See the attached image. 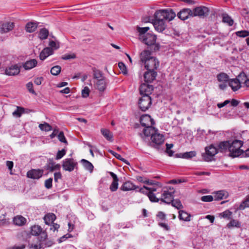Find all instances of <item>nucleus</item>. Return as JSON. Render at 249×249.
I'll list each match as a JSON object with an SVG mask.
<instances>
[{"mask_svg":"<svg viewBox=\"0 0 249 249\" xmlns=\"http://www.w3.org/2000/svg\"><path fill=\"white\" fill-rule=\"evenodd\" d=\"M175 17L176 13L172 9L160 10L155 13L152 23L157 31L162 32L167 26L165 21H171Z\"/></svg>","mask_w":249,"mask_h":249,"instance_id":"nucleus-1","label":"nucleus"},{"mask_svg":"<svg viewBox=\"0 0 249 249\" xmlns=\"http://www.w3.org/2000/svg\"><path fill=\"white\" fill-rule=\"evenodd\" d=\"M144 135L145 137H150L151 142L149 145L156 149H160V146L164 142V136L158 132L155 127H149L143 130Z\"/></svg>","mask_w":249,"mask_h":249,"instance_id":"nucleus-2","label":"nucleus"},{"mask_svg":"<svg viewBox=\"0 0 249 249\" xmlns=\"http://www.w3.org/2000/svg\"><path fill=\"white\" fill-rule=\"evenodd\" d=\"M141 61L144 63L145 68L148 71H155L159 66V62L154 57L151 56L148 50L143 51L140 54Z\"/></svg>","mask_w":249,"mask_h":249,"instance_id":"nucleus-3","label":"nucleus"},{"mask_svg":"<svg viewBox=\"0 0 249 249\" xmlns=\"http://www.w3.org/2000/svg\"><path fill=\"white\" fill-rule=\"evenodd\" d=\"M53 242L47 239V234L45 231L42 232L41 235L38 238V241L36 242L29 243V246L30 249H41L51 247Z\"/></svg>","mask_w":249,"mask_h":249,"instance_id":"nucleus-4","label":"nucleus"},{"mask_svg":"<svg viewBox=\"0 0 249 249\" xmlns=\"http://www.w3.org/2000/svg\"><path fill=\"white\" fill-rule=\"evenodd\" d=\"M156 36L151 34L147 33L145 36L140 40L149 47L152 52H156L160 49V45L156 42Z\"/></svg>","mask_w":249,"mask_h":249,"instance_id":"nucleus-5","label":"nucleus"},{"mask_svg":"<svg viewBox=\"0 0 249 249\" xmlns=\"http://www.w3.org/2000/svg\"><path fill=\"white\" fill-rule=\"evenodd\" d=\"M242 145L243 142L240 140H235L232 142H230L229 156L234 158L240 156L242 153L240 149Z\"/></svg>","mask_w":249,"mask_h":249,"instance_id":"nucleus-6","label":"nucleus"},{"mask_svg":"<svg viewBox=\"0 0 249 249\" xmlns=\"http://www.w3.org/2000/svg\"><path fill=\"white\" fill-rule=\"evenodd\" d=\"M160 201L162 202L169 204L174 199L175 190L173 188H169L167 189H162L161 191Z\"/></svg>","mask_w":249,"mask_h":249,"instance_id":"nucleus-7","label":"nucleus"},{"mask_svg":"<svg viewBox=\"0 0 249 249\" xmlns=\"http://www.w3.org/2000/svg\"><path fill=\"white\" fill-rule=\"evenodd\" d=\"M139 107L142 111L147 110L151 105V98L150 96H142L139 100Z\"/></svg>","mask_w":249,"mask_h":249,"instance_id":"nucleus-8","label":"nucleus"},{"mask_svg":"<svg viewBox=\"0 0 249 249\" xmlns=\"http://www.w3.org/2000/svg\"><path fill=\"white\" fill-rule=\"evenodd\" d=\"M62 165L65 171L71 172L77 166V162L72 158H68L63 160Z\"/></svg>","mask_w":249,"mask_h":249,"instance_id":"nucleus-9","label":"nucleus"},{"mask_svg":"<svg viewBox=\"0 0 249 249\" xmlns=\"http://www.w3.org/2000/svg\"><path fill=\"white\" fill-rule=\"evenodd\" d=\"M209 12L210 10L207 7L203 6L197 7L192 10V17L198 16L204 18L208 16Z\"/></svg>","mask_w":249,"mask_h":249,"instance_id":"nucleus-10","label":"nucleus"},{"mask_svg":"<svg viewBox=\"0 0 249 249\" xmlns=\"http://www.w3.org/2000/svg\"><path fill=\"white\" fill-rule=\"evenodd\" d=\"M205 154L203 155V156L206 161H209L211 160V159L218 153V150L212 144L205 148Z\"/></svg>","mask_w":249,"mask_h":249,"instance_id":"nucleus-11","label":"nucleus"},{"mask_svg":"<svg viewBox=\"0 0 249 249\" xmlns=\"http://www.w3.org/2000/svg\"><path fill=\"white\" fill-rule=\"evenodd\" d=\"M141 124L145 127L144 129H147L149 127H153L152 125L154 124V122L149 115H142L140 118Z\"/></svg>","mask_w":249,"mask_h":249,"instance_id":"nucleus-12","label":"nucleus"},{"mask_svg":"<svg viewBox=\"0 0 249 249\" xmlns=\"http://www.w3.org/2000/svg\"><path fill=\"white\" fill-rule=\"evenodd\" d=\"M153 90L152 85L143 83L140 87V93L141 96H149Z\"/></svg>","mask_w":249,"mask_h":249,"instance_id":"nucleus-13","label":"nucleus"},{"mask_svg":"<svg viewBox=\"0 0 249 249\" xmlns=\"http://www.w3.org/2000/svg\"><path fill=\"white\" fill-rule=\"evenodd\" d=\"M14 26V22H0V33L1 34L7 33L12 31Z\"/></svg>","mask_w":249,"mask_h":249,"instance_id":"nucleus-14","label":"nucleus"},{"mask_svg":"<svg viewBox=\"0 0 249 249\" xmlns=\"http://www.w3.org/2000/svg\"><path fill=\"white\" fill-rule=\"evenodd\" d=\"M43 174V170L32 169L27 172V176L29 178L38 179L42 176Z\"/></svg>","mask_w":249,"mask_h":249,"instance_id":"nucleus-15","label":"nucleus"},{"mask_svg":"<svg viewBox=\"0 0 249 249\" xmlns=\"http://www.w3.org/2000/svg\"><path fill=\"white\" fill-rule=\"evenodd\" d=\"M20 67L18 65H12L5 70L6 74L13 76L18 74L20 72Z\"/></svg>","mask_w":249,"mask_h":249,"instance_id":"nucleus-16","label":"nucleus"},{"mask_svg":"<svg viewBox=\"0 0 249 249\" xmlns=\"http://www.w3.org/2000/svg\"><path fill=\"white\" fill-rule=\"evenodd\" d=\"M157 75L156 71L147 70L144 74V81L147 83H151L155 79Z\"/></svg>","mask_w":249,"mask_h":249,"instance_id":"nucleus-17","label":"nucleus"},{"mask_svg":"<svg viewBox=\"0 0 249 249\" xmlns=\"http://www.w3.org/2000/svg\"><path fill=\"white\" fill-rule=\"evenodd\" d=\"M192 10L190 9H183L178 14V17L180 19L184 20L188 18L189 16L192 17Z\"/></svg>","mask_w":249,"mask_h":249,"instance_id":"nucleus-18","label":"nucleus"},{"mask_svg":"<svg viewBox=\"0 0 249 249\" xmlns=\"http://www.w3.org/2000/svg\"><path fill=\"white\" fill-rule=\"evenodd\" d=\"M214 200H220L226 199L229 196V193L225 190H220L213 193Z\"/></svg>","mask_w":249,"mask_h":249,"instance_id":"nucleus-19","label":"nucleus"},{"mask_svg":"<svg viewBox=\"0 0 249 249\" xmlns=\"http://www.w3.org/2000/svg\"><path fill=\"white\" fill-rule=\"evenodd\" d=\"M95 87L100 91H104L107 86V82L106 78L98 81H95Z\"/></svg>","mask_w":249,"mask_h":249,"instance_id":"nucleus-20","label":"nucleus"},{"mask_svg":"<svg viewBox=\"0 0 249 249\" xmlns=\"http://www.w3.org/2000/svg\"><path fill=\"white\" fill-rule=\"evenodd\" d=\"M110 175L113 178V181L110 185L109 189L112 192L116 191L118 188V178L116 174L113 172H109Z\"/></svg>","mask_w":249,"mask_h":249,"instance_id":"nucleus-21","label":"nucleus"},{"mask_svg":"<svg viewBox=\"0 0 249 249\" xmlns=\"http://www.w3.org/2000/svg\"><path fill=\"white\" fill-rule=\"evenodd\" d=\"M138 188H139L138 186L135 185L132 182L129 181L124 182L120 188L121 190L124 191L134 190Z\"/></svg>","mask_w":249,"mask_h":249,"instance_id":"nucleus-22","label":"nucleus"},{"mask_svg":"<svg viewBox=\"0 0 249 249\" xmlns=\"http://www.w3.org/2000/svg\"><path fill=\"white\" fill-rule=\"evenodd\" d=\"M229 85L234 91L237 90L241 87L240 82L237 78L230 80L229 81Z\"/></svg>","mask_w":249,"mask_h":249,"instance_id":"nucleus-23","label":"nucleus"},{"mask_svg":"<svg viewBox=\"0 0 249 249\" xmlns=\"http://www.w3.org/2000/svg\"><path fill=\"white\" fill-rule=\"evenodd\" d=\"M53 53V50L52 49L49 47H46L41 52L39 55L40 59L42 60H44L48 56L52 54Z\"/></svg>","mask_w":249,"mask_h":249,"instance_id":"nucleus-24","label":"nucleus"},{"mask_svg":"<svg viewBox=\"0 0 249 249\" xmlns=\"http://www.w3.org/2000/svg\"><path fill=\"white\" fill-rule=\"evenodd\" d=\"M37 64V60L35 59H33L25 62L23 64V67L25 70H29L35 67Z\"/></svg>","mask_w":249,"mask_h":249,"instance_id":"nucleus-25","label":"nucleus"},{"mask_svg":"<svg viewBox=\"0 0 249 249\" xmlns=\"http://www.w3.org/2000/svg\"><path fill=\"white\" fill-rule=\"evenodd\" d=\"M60 167V164H55L52 160H49V161L46 165V169L49 170L50 172H53L55 170H59Z\"/></svg>","mask_w":249,"mask_h":249,"instance_id":"nucleus-26","label":"nucleus"},{"mask_svg":"<svg viewBox=\"0 0 249 249\" xmlns=\"http://www.w3.org/2000/svg\"><path fill=\"white\" fill-rule=\"evenodd\" d=\"M13 222L16 225L21 226L26 223V219L21 215H17L14 218Z\"/></svg>","mask_w":249,"mask_h":249,"instance_id":"nucleus-27","label":"nucleus"},{"mask_svg":"<svg viewBox=\"0 0 249 249\" xmlns=\"http://www.w3.org/2000/svg\"><path fill=\"white\" fill-rule=\"evenodd\" d=\"M43 219L46 224L50 225L55 220L56 216L53 213H49L44 216Z\"/></svg>","mask_w":249,"mask_h":249,"instance_id":"nucleus-28","label":"nucleus"},{"mask_svg":"<svg viewBox=\"0 0 249 249\" xmlns=\"http://www.w3.org/2000/svg\"><path fill=\"white\" fill-rule=\"evenodd\" d=\"M178 213V218L180 220L185 221H190V217L191 216L190 214L183 210L179 211Z\"/></svg>","mask_w":249,"mask_h":249,"instance_id":"nucleus-29","label":"nucleus"},{"mask_svg":"<svg viewBox=\"0 0 249 249\" xmlns=\"http://www.w3.org/2000/svg\"><path fill=\"white\" fill-rule=\"evenodd\" d=\"M102 134L104 137L110 142L113 141V134L108 129L102 128L101 130Z\"/></svg>","mask_w":249,"mask_h":249,"instance_id":"nucleus-30","label":"nucleus"},{"mask_svg":"<svg viewBox=\"0 0 249 249\" xmlns=\"http://www.w3.org/2000/svg\"><path fill=\"white\" fill-rule=\"evenodd\" d=\"M37 25H38L36 22H30L28 23L25 26L26 32L28 33H33L35 32L37 27Z\"/></svg>","mask_w":249,"mask_h":249,"instance_id":"nucleus-31","label":"nucleus"},{"mask_svg":"<svg viewBox=\"0 0 249 249\" xmlns=\"http://www.w3.org/2000/svg\"><path fill=\"white\" fill-rule=\"evenodd\" d=\"M43 231H42V229L40 226L34 225L31 227V233L33 235L37 236L39 234L41 235L42 232Z\"/></svg>","mask_w":249,"mask_h":249,"instance_id":"nucleus-32","label":"nucleus"},{"mask_svg":"<svg viewBox=\"0 0 249 249\" xmlns=\"http://www.w3.org/2000/svg\"><path fill=\"white\" fill-rule=\"evenodd\" d=\"M137 30L139 33V38L140 40L143 38L146 35V32L149 30L148 27H137Z\"/></svg>","mask_w":249,"mask_h":249,"instance_id":"nucleus-33","label":"nucleus"},{"mask_svg":"<svg viewBox=\"0 0 249 249\" xmlns=\"http://www.w3.org/2000/svg\"><path fill=\"white\" fill-rule=\"evenodd\" d=\"M93 78L95 81L105 78L101 71L95 68L93 69Z\"/></svg>","mask_w":249,"mask_h":249,"instance_id":"nucleus-34","label":"nucleus"},{"mask_svg":"<svg viewBox=\"0 0 249 249\" xmlns=\"http://www.w3.org/2000/svg\"><path fill=\"white\" fill-rule=\"evenodd\" d=\"M230 141L221 142L218 145V149L220 152L229 151Z\"/></svg>","mask_w":249,"mask_h":249,"instance_id":"nucleus-35","label":"nucleus"},{"mask_svg":"<svg viewBox=\"0 0 249 249\" xmlns=\"http://www.w3.org/2000/svg\"><path fill=\"white\" fill-rule=\"evenodd\" d=\"M159 193L157 194L153 193L152 192H149L148 195V197L152 202H158L159 201H160V196L159 195Z\"/></svg>","mask_w":249,"mask_h":249,"instance_id":"nucleus-36","label":"nucleus"},{"mask_svg":"<svg viewBox=\"0 0 249 249\" xmlns=\"http://www.w3.org/2000/svg\"><path fill=\"white\" fill-rule=\"evenodd\" d=\"M217 78L219 82L227 83L229 81V76L224 72H221L217 75Z\"/></svg>","mask_w":249,"mask_h":249,"instance_id":"nucleus-37","label":"nucleus"},{"mask_svg":"<svg viewBox=\"0 0 249 249\" xmlns=\"http://www.w3.org/2000/svg\"><path fill=\"white\" fill-rule=\"evenodd\" d=\"M49 35V31L46 28L41 29L38 34V37L40 39H46Z\"/></svg>","mask_w":249,"mask_h":249,"instance_id":"nucleus-38","label":"nucleus"},{"mask_svg":"<svg viewBox=\"0 0 249 249\" xmlns=\"http://www.w3.org/2000/svg\"><path fill=\"white\" fill-rule=\"evenodd\" d=\"M24 112L25 109L24 107H17V109L12 113V114L15 117H20Z\"/></svg>","mask_w":249,"mask_h":249,"instance_id":"nucleus-39","label":"nucleus"},{"mask_svg":"<svg viewBox=\"0 0 249 249\" xmlns=\"http://www.w3.org/2000/svg\"><path fill=\"white\" fill-rule=\"evenodd\" d=\"M81 161L87 170L89 171L90 172L93 171V166L89 161L85 159H82Z\"/></svg>","mask_w":249,"mask_h":249,"instance_id":"nucleus-40","label":"nucleus"},{"mask_svg":"<svg viewBox=\"0 0 249 249\" xmlns=\"http://www.w3.org/2000/svg\"><path fill=\"white\" fill-rule=\"evenodd\" d=\"M222 21L223 22L227 23L229 26H232L233 24V20L227 14H223L222 15Z\"/></svg>","mask_w":249,"mask_h":249,"instance_id":"nucleus-41","label":"nucleus"},{"mask_svg":"<svg viewBox=\"0 0 249 249\" xmlns=\"http://www.w3.org/2000/svg\"><path fill=\"white\" fill-rule=\"evenodd\" d=\"M170 204H172V206L175 207L178 210H180L183 208L181 201L179 199H173Z\"/></svg>","mask_w":249,"mask_h":249,"instance_id":"nucleus-42","label":"nucleus"},{"mask_svg":"<svg viewBox=\"0 0 249 249\" xmlns=\"http://www.w3.org/2000/svg\"><path fill=\"white\" fill-rule=\"evenodd\" d=\"M61 71V67L60 66L56 65L52 68L50 72L53 75H57L60 73Z\"/></svg>","mask_w":249,"mask_h":249,"instance_id":"nucleus-43","label":"nucleus"},{"mask_svg":"<svg viewBox=\"0 0 249 249\" xmlns=\"http://www.w3.org/2000/svg\"><path fill=\"white\" fill-rule=\"evenodd\" d=\"M39 128L41 130L45 131H49L52 129V126L47 123L39 124Z\"/></svg>","mask_w":249,"mask_h":249,"instance_id":"nucleus-44","label":"nucleus"},{"mask_svg":"<svg viewBox=\"0 0 249 249\" xmlns=\"http://www.w3.org/2000/svg\"><path fill=\"white\" fill-rule=\"evenodd\" d=\"M108 152L111 154H112L114 156H115L117 159L124 162L127 165L129 164L128 161L125 160L123 158L120 154L115 152L114 151L111 150H109Z\"/></svg>","mask_w":249,"mask_h":249,"instance_id":"nucleus-45","label":"nucleus"},{"mask_svg":"<svg viewBox=\"0 0 249 249\" xmlns=\"http://www.w3.org/2000/svg\"><path fill=\"white\" fill-rule=\"evenodd\" d=\"M196 155V153L195 151H190L188 152H185L182 154V158L184 159H190L192 158Z\"/></svg>","mask_w":249,"mask_h":249,"instance_id":"nucleus-46","label":"nucleus"},{"mask_svg":"<svg viewBox=\"0 0 249 249\" xmlns=\"http://www.w3.org/2000/svg\"><path fill=\"white\" fill-rule=\"evenodd\" d=\"M227 227L229 228L231 227H240V223L238 221L234 219L231 220L230 223L227 224Z\"/></svg>","mask_w":249,"mask_h":249,"instance_id":"nucleus-47","label":"nucleus"},{"mask_svg":"<svg viewBox=\"0 0 249 249\" xmlns=\"http://www.w3.org/2000/svg\"><path fill=\"white\" fill-rule=\"evenodd\" d=\"M236 35L239 37H245L249 36V31L246 30L238 31L236 33Z\"/></svg>","mask_w":249,"mask_h":249,"instance_id":"nucleus-48","label":"nucleus"},{"mask_svg":"<svg viewBox=\"0 0 249 249\" xmlns=\"http://www.w3.org/2000/svg\"><path fill=\"white\" fill-rule=\"evenodd\" d=\"M246 207H249V198L248 197L240 205L239 209L243 210Z\"/></svg>","mask_w":249,"mask_h":249,"instance_id":"nucleus-49","label":"nucleus"},{"mask_svg":"<svg viewBox=\"0 0 249 249\" xmlns=\"http://www.w3.org/2000/svg\"><path fill=\"white\" fill-rule=\"evenodd\" d=\"M49 45L50 47V48L53 50V49L56 50L59 48V44L58 42H56L53 40H51L50 41Z\"/></svg>","mask_w":249,"mask_h":249,"instance_id":"nucleus-50","label":"nucleus"},{"mask_svg":"<svg viewBox=\"0 0 249 249\" xmlns=\"http://www.w3.org/2000/svg\"><path fill=\"white\" fill-rule=\"evenodd\" d=\"M66 151L64 149H63L61 150H59L57 153L55 159L59 160L61 159L66 154Z\"/></svg>","mask_w":249,"mask_h":249,"instance_id":"nucleus-51","label":"nucleus"},{"mask_svg":"<svg viewBox=\"0 0 249 249\" xmlns=\"http://www.w3.org/2000/svg\"><path fill=\"white\" fill-rule=\"evenodd\" d=\"M214 197L212 196H204L201 197V200L204 202H211L213 200Z\"/></svg>","mask_w":249,"mask_h":249,"instance_id":"nucleus-52","label":"nucleus"},{"mask_svg":"<svg viewBox=\"0 0 249 249\" xmlns=\"http://www.w3.org/2000/svg\"><path fill=\"white\" fill-rule=\"evenodd\" d=\"M90 90L88 87H85L82 90V96L84 98H87L89 96Z\"/></svg>","mask_w":249,"mask_h":249,"instance_id":"nucleus-53","label":"nucleus"},{"mask_svg":"<svg viewBox=\"0 0 249 249\" xmlns=\"http://www.w3.org/2000/svg\"><path fill=\"white\" fill-rule=\"evenodd\" d=\"M166 152L168 154L169 156H172L173 154V151L171 150V149L173 147V144H166Z\"/></svg>","mask_w":249,"mask_h":249,"instance_id":"nucleus-54","label":"nucleus"},{"mask_svg":"<svg viewBox=\"0 0 249 249\" xmlns=\"http://www.w3.org/2000/svg\"><path fill=\"white\" fill-rule=\"evenodd\" d=\"M137 180L141 182H142L148 185L153 184V182L152 181H150L149 179H143L142 177L139 176L137 177Z\"/></svg>","mask_w":249,"mask_h":249,"instance_id":"nucleus-55","label":"nucleus"},{"mask_svg":"<svg viewBox=\"0 0 249 249\" xmlns=\"http://www.w3.org/2000/svg\"><path fill=\"white\" fill-rule=\"evenodd\" d=\"M118 66L123 73L126 74L127 73V69L124 63L119 62L118 63Z\"/></svg>","mask_w":249,"mask_h":249,"instance_id":"nucleus-56","label":"nucleus"},{"mask_svg":"<svg viewBox=\"0 0 249 249\" xmlns=\"http://www.w3.org/2000/svg\"><path fill=\"white\" fill-rule=\"evenodd\" d=\"M58 138L61 142H64L65 143H67V141L65 138L64 133L63 132H60L59 133L58 135Z\"/></svg>","mask_w":249,"mask_h":249,"instance_id":"nucleus-57","label":"nucleus"},{"mask_svg":"<svg viewBox=\"0 0 249 249\" xmlns=\"http://www.w3.org/2000/svg\"><path fill=\"white\" fill-rule=\"evenodd\" d=\"M53 178H49L45 181V186L47 189H50L52 187Z\"/></svg>","mask_w":249,"mask_h":249,"instance_id":"nucleus-58","label":"nucleus"},{"mask_svg":"<svg viewBox=\"0 0 249 249\" xmlns=\"http://www.w3.org/2000/svg\"><path fill=\"white\" fill-rule=\"evenodd\" d=\"M76 57L75 54H65L62 57V59L63 60H69L71 59H74Z\"/></svg>","mask_w":249,"mask_h":249,"instance_id":"nucleus-59","label":"nucleus"},{"mask_svg":"<svg viewBox=\"0 0 249 249\" xmlns=\"http://www.w3.org/2000/svg\"><path fill=\"white\" fill-rule=\"evenodd\" d=\"M146 188H148V187L143 186L142 187L139 189V192L143 194L146 195L148 196L149 191Z\"/></svg>","mask_w":249,"mask_h":249,"instance_id":"nucleus-60","label":"nucleus"},{"mask_svg":"<svg viewBox=\"0 0 249 249\" xmlns=\"http://www.w3.org/2000/svg\"><path fill=\"white\" fill-rule=\"evenodd\" d=\"M26 87L30 92L36 94V92L33 88V85L32 82H29L28 83H27L26 85Z\"/></svg>","mask_w":249,"mask_h":249,"instance_id":"nucleus-61","label":"nucleus"},{"mask_svg":"<svg viewBox=\"0 0 249 249\" xmlns=\"http://www.w3.org/2000/svg\"><path fill=\"white\" fill-rule=\"evenodd\" d=\"M238 77H243V78H245V82H244L245 85H246V86L249 87V79L247 78V76L244 73H243V74L241 73L240 75H239Z\"/></svg>","mask_w":249,"mask_h":249,"instance_id":"nucleus-62","label":"nucleus"},{"mask_svg":"<svg viewBox=\"0 0 249 249\" xmlns=\"http://www.w3.org/2000/svg\"><path fill=\"white\" fill-rule=\"evenodd\" d=\"M232 214V213L230 211L227 210L222 213L220 214L224 218H229Z\"/></svg>","mask_w":249,"mask_h":249,"instance_id":"nucleus-63","label":"nucleus"},{"mask_svg":"<svg viewBox=\"0 0 249 249\" xmlns=\"http://www.w3.org/2000/svg\"><path fill=\"white\" fill-rule=\"evenodd\" d=\"M62 178V175L60 172L55 173L54 174V179L55 182H57L58 179Z\"/></svg>","mask_w":249,"mask_h":249,"instance_id":"nucleus-64","label":"nucleus"}]
</instances>
